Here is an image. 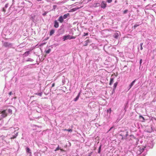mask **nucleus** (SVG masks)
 Wrapping results in <instances>:
<instances>
[{"mask_svg": "<svg viewBox=\"0 0 156 156\" xmlns=\"http://www.w3.org/2000/svg\"><path fill=\"white\" fill-rule=\"evenodd\" d=\"M119 35V33H118V32L117 31V32H116L114 34L113 37L116 39H117L118 38V37Z\"/></svg>", "mask_w": 156, "mask_h": 156, "instance_id": "nucleus-9", "label": "nucleus"}, {"mask_svg": "<svg viewBox=\"0 0 156 156\" xmlns=\"http://www.w3.org/2000/svg\"><path fill=\"white\" fill-rule=\"evenodd\" d=\"M55 83H53L52 84V85L51 87H54V86H55Z\"/></svg>", "mask_w": 156, "mask_h": 156, "instance_id": "nucleus-41", "label": "nucleus"}, {"mask_svg": "<svg viewBox=\"0 0 156 156\" xmlns=\"http://www.w3.org/2000/svg\"><path fill=\"white\" fill-rule=\"evenodd\" d=\"M128 11V10L127 9L125 10L123 12V13L124 14H126Z\"/></svg>", "mask_w": 156, "mask_h": 156, "instance_id": "nucleus-30", "label": "nucleus"}, {"mask_svg": "<svg viewBox=\"0 0 156 156\" xmlns=\"http://www.w3.org/2000/svg\"><path fill=\"white\" fill-rule=\"evenodd\" d=\"M63 18L62 16H61L59 18L58 20L59 21L60 23H62L63 21Z\"/></svg>", "mask_w": 156, "mask_h": 156, "instance_id": "nucleus-8", "label": "nucleus"}, {"mask_svg": "<svg viewBox=\"0 0 156 156\" xmlns=\"http://www.w3.org/2000/svg\"><path fill=\"white\" fill-rule=\"evenodd\" d=\"M18 132L16 133V134L15 135L13 136L11 138V139H14L17 136Z\"/></svg>", "mask_w": 156, "mask_h": 156, "instance_id": "nucleus-20", "label": "nucleus"}, {"mask_svg": "<svg viewBox=\"0 0 156 156\" xmlns=\"http://www.w3.org/2000/svg\"><path fill=\"white\" fill-rule=\"evenodd\" d=\"M112 0H107V2L108 3H111L112 2Z\"/></svg>", "mask_w": 156, "mask_h": 156, "instance_id": "nucleus-37", "label": "nucleus"}, {"mask_svg": "<svg viewBox=\"0 0 156 156\" xmlns=\"http://www.w3.org/2000/svg\"><path fill=\"white\" fill-rule=\"evenodd\" d=\"M75 38L74 37H73V36H71V38H70V39H73V38Z\"/></svg>", "mask_w": 156, "mask_h": 156, "instance_id": "nucleus-42", "label": "nucleus"}, {"mask_svg": "<svg viewBox=\"0 0 156 156\" xmlns=\"http://www.w3.org/2000/svg\"><path fill=\"white\" fill-rule=\"evenodd\" d=\"M12 94V92H10L9 93V94L10 95H11Z\"/></svg>", "mask_w": 156, "mask_h": 156, "instance_id": "nucleus-43", "label": "nucleus"}, {"mask_svg": "<svg viewBox=\"0 0 156 156\" xmlns=\"http://www.w3.org/2000/svg\"><path fill=\"white\" fill-rule=\"evenodd\" d=\"M41 0H37V1H38V2H39V1H41Z\"/></svg>", "mask_w": 156, "mask_h": 156, "instance_id": "nucleus-47", "label": "nucleus"}, {"mask_svg": "<svg viewBox=\"0 0 156 156\" xmlns=\"http://www.w3.org/2000/svg\"><path fill=\"white\" fill-rule=\"evenodd\" d=\"M2 11L3 12H5V11H6V10L5 9V8H3L2 9Z\"/></svg>", "mask_w": 156, "mask_h": 156, "instance_id": "nucleus-36", "label": "nucleus"}, {"mask_svg": "<svg viewBox=\"0 0 156 156\" xmlns=\"http://www.w3.org/2000/svg\"><path fill=\"white\" fill-rule=\"evenodd\" d=\"M65 130L68 131L69 132H71L72 131V129H66Z\"/></svg>", "mask_w": 156, "mask_h": 156, "instance_id": "nucleus-31", "label": "nucleus"}, {"mask_svg": "<svg viewBox=\"0 0 156 156\" xmlns=\"http://www.w3.org/2000/svg\"><path fill=\"white\" fill-rule=\"evenodd\" d=\"M145 148V147H143L142 149H140V150H141L140 151H143L144 150Z\"/></svg>", "mask_w": 156, "mask_h": 156, "instance_id": "nucleus-34", "label": "nucleus"}, {"mask_svg": "<svg viewBox=\"0 0 156 156\" xmlns=\"http://www.w3.org/2000/svg\"><path fill=\"white\" fill-rule=\"evenodd\" d=\"M80 93H79L78 94V95L76 98H75L74 99V101H76L78 99H79V97H80Z\"/></svg>", "mask_w": 156, "mask_h": 156, "instance_id": "nucleus-12", "label": "nucleus"}, {"mask_svg": "<svg viewBox=\"0 0 156 156\" xmlns=\"http://www.w3.org/2000/svg\"><path fill=\"white\" fill-rule=\"evenodd\" d=\"M101 145L99 147V148H98V153H100V152H101Z\"/></svg>", "mask_w": 156, "mask_h": 156, "instance_id": "nucleus-26", "label": "nucleus"}, {"mask_svg": "<svg viewBox=\"0 0 156 156\" xmlns=\"http://www.w3.org/2000/svg\"><path fill=\"white\" fill-rule=\"evenodd\" d=\"M139 26V25L136 24L134 25L133 27L134 28V29H135L136 28V27H138Z\"/></svg>", "mask_w": 156, "mask_h": 156, "instance_id": "nucleus-29", "label": "nucleus"}, {"mask_svg": "<svg viewBox=\"0 0 156 156\" xmlns=\"http://www.w3.org/2000/svg\"><path fill=\"white\" fill-rule=\"evenodd\" d=\"M70 38H71V36L70 35L68 34L67 35L63 36L62 39L63 41H64L68 39H70Z\"/></svg>", "mask_w": 156, "mask_h": 156, "instance_id": "nucleus-4", "label": "nucleus"}, {"mask_svg": "<svg viewBox=\"0 0 156 156\" xmlns=\"http://www.w3.org/2000/svg\"><path fill=\"white\" fill-rule=\"evenodd\" d=\"M8 6V4H5V6L4 8H7Z\"/></svg>", "mask_w": 156, "mask_h": 156, "instance_id": "nucleus-33", "label": "nucleus"}, {"mask_svg": "<svg viewBox=\"0 0 156 156\" xmlns=\"http://www.w3.org/2000/svg\"><path fill=\"white\" fill-rule=\"evenodd\" d=\"M30 51H26L24 53V55H25V56H27L28 55L30 54Z\"/></svg>", "mask_w": 156, "mask_h": 156, "instance_id": "nucleus-17", "label": "nucleus"}, {"mask_svg": "<svg viewBox=\"0 0 156 156\" xmlns=\"http://www.w3.org/2000/svg\"><path fill=\"white\" fill-rule=\"evenodd\" d=\"M34 61V60H33L32 59L29 58L27 59V61H30V62H33Z\"/></svg>", "mask_w": 156, "mask_h": 156, "instance_id": "nucleus-23", "label": "nucleus"}, {"mask_svg": "<svg viewBox=\"0 0 156 156\" xmlns=\"http://www.w3.org/2000/svg\"><path fill=\"white\" fill-rule=\"evenodd\" d=\"M99 4L98 3H96V4L95 7L98 6L99 5Z\"/></svg>", "mask_w": 156, "mask_h": 156, "instance_id": "nucleus-38", "label": "nucleus"}, {"mask_svg": "<svg viewBox=\"0 0 156 156\" xmlns=\"http://www.w3.org/2000/svg\"><path fill=\"white\" fill-rule=\"evenodd\" d=\"M153 119H155V120H156V118H153Z\"/></svg>", "mask_w": 156, "mask_h": 156, "instance_id": "nucleus-46", "label": "nucleus"}, {"mask_svg": "<svg viewBox=\"0 0 156 156\" xmlns=\"http://www.w3.org/2000/svg\"><path fill=\"white\" fill-rule=\"evenodd\" d=\"M142 62V59H140V65H141Z\"/></svg>", "mask_w": 156, "mask_h": 156, "instance_id": "nucleus-39", "label": "nucleus"}, {"mask_svg": "<svg viewBox=\"0 0 156 156\" xmlns=\"http://www.w3.org/2000/svg\"><path fill=\"white\" fill-rule=\"evenodd\" d=\"M88 35V33H84V35H83V36H87Z\"/></svg>", "mask_w": 156, "mask_h": 156, "instance_id": "nucleus-35", "label": "nucleus"}, {"mask_svg": "<svg viewBox=\"0 0 156 156\" xmlns=\"http://www.w3.org/2000/svg\"><path fill=\"white\" fill-rule=\"evenodd\" d=\"M15 129L14 127H10L9 128V129L10 130L12 131V130H14V132H16V130H14Z\"/></svg>", "mask_w": 156, "mask_h": 156, "instance_id": "nucleus-24", "label": "nucleus"}, {"mask_svg": "<svg viewBox=\"0 0 156 156\" xmlns=\"http://www.w3.org/2000/svg\"><path fill=\"white\" fill-rule=\"evenodd\" d=\"M59 149V147L58 146L56 148L55 151H56L58 150Z\"/></svg>", "mask_w": 156, "mask_h": 156, "instance_id": "nucleus-40", "label": "nucleus"}, {"mask_svg": "<svg viewBox=\"0 0 156 156\" xmlns=\"http://www.w3.org/2000/svg\"><path fill=\"white\" fill-rule=\"evenodd\" d=\"M91 0H88V1L89 2H90V1Z\"/></svg>", "mask_w": 156, "mask_h": 156, "instance_id": "nucleus-48", "label": "nucleus"}, {"mask_svg": "<svg viewBox=\"0 0 156 156\" xmlns=\"http://www.w3.org/2000/svg\"><path fill=\"white\" fill-rule=\"evenodd\" d=\"M7 110V112L9 113H10L11 114H12V110L10 109H8Z\"/></svg>", "mask_w": 156, "mask_h": 156, "instance_id": "nucleus-19", "label": "nucleus"}, {"mask_svg": "<svg viewBox=\"0 0 156 156\" xmlns=\"http://www.w3.org/2000/svg\"><path fill=\"white\" fill-rule=\"evenodd\" d=\"M81 8V7H77V8H74L73 9V11H75L77 9H79L80 8Z\"/></svg>", "mask_w": 156, "mask_h": 156, "instance_id": "nucleus-27", "label": "nucleus"}, {"mask_svg": "<svg viewBox=\"0 0 156 156\" xmlns=\"http://www.w3.org/2000/svg\"><path fill=\"white\" fill-rule=\"evenodd\" d=\"M107 112L108 113H110L111 112V108H109V109L108 110H107Z\"/></svg>", "mask_w": 156, "mask_h": 156, "instance_id": "nucleus-28", "label": "nucleus"}, {"mask_svg": "<svg viewBox=\"0 0 156 156\" xmlns=\"http://www.w3.org/2000/svg\"><path fill=\"white\" fill-rule=\"evenodd\" d=\"M113 80H114V79L113 78H111L110 80V82L109 84L110 85H111L112 84V83H113V82H114Z\"/></svg>", "mask_w": 156, "mask_h": 156, "instance_id": "nucleus-16", "label": "nucleus"}, {"mask_svg": "<svg viewBox=\"0 0 156 156\" xmlns=\"http://www.w3.org/2000/svg\"><path fill=\"white\" fill-rule=\"evenodd\" d=\"M106 5V4L104 2H102L101 4V7L102 8L104 9L105 8Z\"/></svg>", "mask_w": 156, "mask_h": 156, "instance_id": "nucleus-7", "label": "nucleus"}, {"mask_svg": "<svg viewBox=\"0 0 156 156\" xmlns=\"http://www.w3.org/2000/svg\"><path fill=\"white\" fill-rule=\"evenodd\" d=\"M51 51L50 49H49L48 50L45 51V52L46 54H49Z\"/></svg>", "mask_w": 156, "mask_h": 156, "instance_id": "nucleus-22", "label": "nucleus"}, {"mask_svg": "<svg viewBox=\"0 0 156 156\" xmlns=\"http://www.w3.org/2000/svg\"><path fill=\"white\" fill-rule=\"evenodd\" d=\"M143 44V43H141L140 44V50H143V47H142V45Z\"/></svg>", "mask_w": 156, "mask_h": 156, "instance_id": "nucleus-25", "label": "nucleus"}, {"mask_svg": "<svg viewBox=\"0 0 156 156\" xmlns=\"http://www.w3.org/2000/svg\"><path fill=\"white\" fill-rule=\"evenodd\" d=\"M146 0H144V1H145Z\"/></svg>", "mask_w": 156, "mask_h": 156, "instance_id": "nucleus-50", "label": "nucleus"}, {"mask_svg": "<svg viewBox=\"0 0 156 156\" xmlns=\"http://www.w3.org/2000/svg\"><path fill=\"white\" fill-rule=\"evenodd\" d=\"M128 135V132L125 130L122 131L119 135L122 137V139L123 140V139H126Z\"/></svg>", "mask_w": 156, "mask_h": 156, "instance_id": "nucleus-1", "label": "nucleus"}, {"mask_svg": "<svg viewBox=\"0 0 156 156\" xmlns=\"http://www.w3.org/2000/svg\"><path fill=\"white\" fill-rule=\"evenodd\" d=\"M48 12H44L43 14V16H45V15H46L47 14V13Z\"/></svg>", "mask_w": 156, "mask_h": 156, "instance_id": "nucleus-32", "label": "nucleus"}, {"mask_svg": "<svg viewBox=\"0 0 156 156\" xmlns=\"http://www.w3.org/2000/svg\"><path fill=\"white\" fill-rule=\"evenodd\" d=\"M117 84H118L117 82H116L114 84V86H113L114 88H113V90H112L113 91H114L115 88L116 87L117 85Z\"/></svg>", "mask_w": 156, "mask_h": 156, "instance_id": "nucleus-14", "label": "nucleus"}, {"mask_svg": "<svg viewBox=\"0 0 156 156\" xmlns=\"http://www.w3.org/2000/svg\"><path fill=\"white\" fill-rule=\"evenodd\" d=\"M136 80H133V81L132 82V83H130V84L129 85V87H128V90H129L131 87L133 86V85H134V83H135Z\"/></svg>", "mask_w": 156, "mask_h": 156, "instance_id": "nucleus-5", "label": "nucleus"}, {"mask_svg": "<svg viewBox=\"0 0 156 156\" xmlns=\"http://www.w3.org/2000/svg\"><path fill=\"white\" fill-rule=\"evenodd\" d=\"M69 13L65 14L63 15V16H62V17H63V19H66L67 18L68 16H69Z\"/></svg>", "mask_w": 156, "mask_h": 156, "instance_id": "nucleus-13", "label": "nucleus"}, {"mask_svg": "<svg viewBox=\"0 0 156 156\" xmlns=\"http://www.w3.org/2000/svg\"><path fill=\"white\" fill-rule=\"evenodd\" d=\"M26 151L27 153H28L30 154H31V150L30 149L29 147H27L26 148Z\"/></svg>", "mask_w": 156, "mask_h": 156, "instance_id": "nucleus-11", "label": "nucleus"}, {"mask_svg": "<svg viewBox=\"0 0 156 156\" xmlns=\"http://www.w3.org/2000/svg\"><path fill=\"white\" fill-rule=\"evenodd\" d=\"M56 7V6L55 5H53V8H54V9H55Z\"/></svg>", "mask_w": 156, "mask_h": 156, "instance_id": "nucleus-45", "label": "nucleus"}, {"mask_svg": "<svg viewBox=\"0 0 156 156\" xmlns=\"http://www.w3.org/2000/svg\"><path fill=\"white\" fill-rule=\"evenodd\" d=\"M112 128H113V127H111L110 129H109V131H110Z\"/></svg>", "mask_w": 156, "mask_h": 156, "instance_id": "nucleus-44", "label": "nucleus"}, {"mask_svg": "<svg viewBox=\"0 0 156 156\" xmlns=\"http://www.w3.org/2000/svg\"><path fill=\"white\" fill-rule=\"evenodd\" d=\"M84 42H85V44H84V45L85 46H86L87 45L88 43L89 42V40H86Z\"/></svg>", "mask_w": 156, "mask_h": 156, "instance_id": "nucleus-15", "label": "nucleus"}, {"mask_svg": "<svg viewBox=\"0 0 156 156\" xmlns=\"http://www.w3.org/2000/svg\"><path fill=\"white\" fill-rule=\"evenodd\" d=\"M59 26V24L58 22H57V21L55 20L54 22V27L56 28L58 27Z\"/></svg>", "mask_w": 156, "mask_h": 156, "instance_id": "nucleus-6", "label": "nucleus"}, {"mask_svg": "<svg viewBox=\"0 0 156 156\" xmlns=\"http://www.w3.org/2000/svg\"><path fill=\"white\" fill-rule=\"evenodd\" d=\"M3 45L5 47H10L12 46V44L5 42L3 43Z\"/></svg>", "mask_w": 156, "mask_h": 156, "instance_id": "nucleus-3", "label": "nucleus"}, {"mask_svg": "<svg viewBox=\"0 0 156 156\" xmlns=\"http://www.w3.org/2000/svg\"><path fill=\"white\" fill-rule=\"evenodd\" d=\"M55 32V31L53 30H51L50 33V35H52Z\"/></svg>", "mask_w": 156, "mask_h": 156, "instance_id": "nucleus-18", "label": "nucleus"}, {"mask_svg": "<svg viewBox=\"0 0 156 156\" xmlns=\"http://www.w3.org/2000/svg\"><path fill=\"white\" fill-rule=\"evenodd\" d=\"M148 6V5L147 6V7Z\"/></svg>", "mask_w": 156, "mask_h": 156, "instance_id": "nucleus-49", "label": "nucleus"}, {"mask_svg": "<svg viewBox=\"0 0 156 156\" xmlns=\"http://www.w3.org/2000/svg\"><path fill=\"white\" fill-rule=\"evenodd\" d=\"M42 94V92H41V93H35L34 94H35V95H38L40 96H41Z\"/></svg>", "mask_w": 156, "mask_h": 156, "instance_id": "nucleus-21", "label": "nucleus"}, {"mask_svg": "<svg viewBox=\"0 0 156 156\" xmlns=\"http://www.w3.org/2000/svg\"><path fill=\"white\" fill-rule=\"evenodd\" d=\"M141 121L144 122L145 121V119L144 118L142 115H140L139 117Z\"/></svg>", "mask_w": 156, "mask_h": 156, "instance_id": "nucleus-10", "label": "nucleus"}, {"mask_svg": "<svg viewBox=\"0 0 156 156\" xmlns=\"http://www.w3.org/2000/svg\"><path fill=\"white\" fill-rule=\"evenodd\" d=\"M1 114V119H2L6 117L7 115V110L0 111V114Z\"/></svg>", "mask_w": 156, "mask_h": 156, "instance_id": "nucleus-2", "label": "nucleus"}]
</instances>
